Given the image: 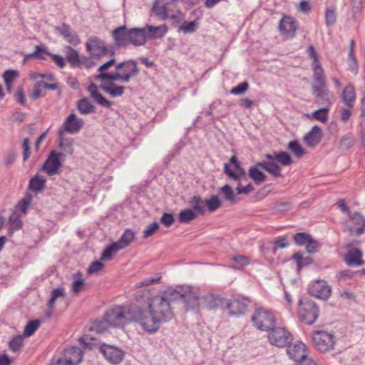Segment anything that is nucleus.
I'll return each mask as SVG.
<instances>
[{
	"label": "nucleus",
	"instance_id": "nucleus-1",
	"mask_svg": "<svg viewBox=\"0 0 365 365\" xmlns=\"http://www.w3.org/2000/svg\"><path fill=\"white\" fill-rule=\"evenodd\" d=\"M175 302L171 288L165 290L162 294L151 298L148 304V309L163 322L170 321L174 314L171 303Z\"/></svg>",
	"mask_w": 365,
	"mask_h": 365
},
{
	"label": "nucleus",
	"instance_id": "nucleus-2",
	"mask_svg": "<svg viewBox=\"0 0 365 365\" xmlns=\"http://www.w3.org/2000/svg\"><path fill=\"white\" fill-rule=\"evenodd\" d=\"M136 317V309L130 305L113 307L104 314L108 325L113 327H120L135 321Z\"/></svg>",
	"mask_w": 365,
	"mask_h": 365
},
{
	"label": "nucleus",
	"instance_id": "nucleus-3",
	"mask_svg": "<svg viewBox=\"0 0 365 365\" xmlns=\"http://www.w3.org/2000/svg\"><path fill=\"white\" fill-rule=\"evenodd\" d=\"M232 169L230 168L228 164H225L224 172L230 178L239 181L237 187V193L238 195L248 194L254 190L251 184H248L245 187L241 186V182L243 179H246V175L244 170L240 167L237 159L235 155H233L230 160Z\"/></svg>",
	"mask_w": 365,
	"mask_h": 365
},
{
	"label": "nucleus",
	"instance_id": "nucleus-4",
	"mask_svg": "<svg viewBox=\"0 0 365 365\" xmlns=\"http://www.w3.org/2000/svg\"><path fill=\"white\" fill-rule=\"evenodd\" d=\"M174 296V300H182L187 309H194L199 306V293L190 287H178L171 288Z\"/></svg>",
	"mask_w": 365,
	"mask_h": 365
},
{
	"label": "nucleus",
	"instance_id": "nucleus-5",
	"mask_svg": "<svg viewBox=\"0 0 365 365\" xmlns=\"http://www.w3.org/2000/svg\"><path fill=\"white\" fill-rule=\"evenodd\" d=\"M111 36L118 47L130 43L137 46V28L128 29L125 26H118L112 31Z\"/></svg>",
	"mask_w": 365,
	"mask_h": 365
},
{
	"label": "nucleus",
	"instance_id": "nucleus-6",
	"mask_svg": "<svg viewBox=\"0 0 365 365\" xmlns=\"http://www.w3.org/2000/svg\"><path fill=\"white\" fill-rule=\"evenodd\" d=\"M252 322L257 329L267 331L274 327L276 318L270 311L259 308L255 311Z\"/></svg>",
	"mask_w": 365,
	"mask_h": 365
},
{
	"label": "nucleus",
	"instance_id": "nucleus-7",
	"mask_svg": "<svg viewBox=\"0 0 365 365\" xmlns=\"http://www.w3.org/2000/svg\"><path fill=\"white\" fill-rule=\"evenodd\" d=\"M299 315L300 319L309 325L314 323L319 314L316 304L307 298H304L299 301Z\"/></svg>",
	"mask_w": 365,
	"mask_h": 365
},
{
	"label": "nucleus",
	"instance_id": "nucleus-8",
	"mask_svg": "<svg viewBox=\"0 0 365 365\" xmlns=\"http://www.w3.org/2000/svg\"><path fill=\"white\" fill-rule=\"evenodd\" d=\"M137 65L135 61H128L118 64L114 76L102 75L103 78H110L112 80L128 82L130 78L135 75Z\"/></svg>",
	"mask_w": 365,
	"mask_h": 365
},
{
	"label": "nucleus",
	"instance_id": "nucleus-9",
	"mask_svg": "<svg viewBox=\"0 0 365 365\" xmlns=\"http://www.w3.org/2000/svg\"><path fill=\"white\" fill-rule=\"evenodd\" d=\"M168 27L165 24L158 26H148L145 28H138V46L145 43L147 38L157 39L165 36Z\"/></svg>",
	"mask_w": 365,
	"mask_h": 365
},
{
	"label": "nucleus",
	"instance_id": "nucleus-10",
	"mask_svg": "<svg viewBox=\"0 0 365 365\" xmlns=\"http://www.w3.org/2000/svg\"><path fill=\"white\" fill-rule=\"evenodd\" d=\"M65 158L66 155L64 153L52 150L44 162L42 170L50 176L58 174L59 169L61 167V163Z\"/></svg>",
	"mask_w": 365,
	"mask_h": 365
},
{
	"label": "nucleus",
	"instance_id": "nucleus-11",
	"mask_svg": "<svg viewBox=\"0 0 365 365\" xmlns=\"http://www.w3.org/2000/svg\"><path fill=\"white\" fill-rule=\"evenodd\" d=\"M138 322L145 331L150 334L155 333L163 323L158 317L153 315L150 310L142 312L138 308Z\"/></svg>",
	"mask_w": 365,
	"mask_h": 365
},
{
	"label": "nucleus",
	"instance_id": "nucleus-12",
	"mask_svg": "<svg viewBox=\"0 0 365 365\" xmlns=\"http://www.w3.org/2000/svg\"><path fill=\"white\" fill-rule=\"evenodd\" d=\"M269 342L278 347H284L290 343L292 334L284 327H273L268 335Z\"/></svg>",
	"mask_w": 365,
	"mask_h": 365
},
{
	"label": "nucleus",
	"instance_id": "nucleus-13",
	"mask_svg": "<svg viewBox=\"0 0 365 365\" xmlns=\"http://www.w3.org/2000/svg\"><path fill=\"white\" fill-rule=\"evenodd\" d=\"M312 341L318 350L327 351L333 348L334 336L322 331H316L312 334Z\"/></svg>",
	"mask_w": 365,
	"mask_h": 365
},
{
	"label": "nucleus",
	"instance_id": "nucleus-14",
	"mask_svg": "<svg viewBox=\"0 0 365 365\" xmlns=\"http://www.w3.org/2000/svg\"><path fill=\"white\" fill-rule=\"evenodd\" d=\"M87 51L95 58H101L108 53L106 43L98 37H91L86 43Z\"/></svg>",
	"mask_w": 365,
	"mask_h": 365
},
{
	"label": "nucleus",
	"instance_id": "nucleus-15",
	"mask_svg": "<svg viewBox=\"0 0 365 365\" xmlns=\"http://www.w3.org/2000/svg\"><path fill=\"white\" fill-rule=\"evenodd\" d=\"M294 242L299 246H304L307 252L309 254L318 252L319 250V243L313 239L308 233L299 232L294 236Z\"/></svg>",
	"mask_w": 365,
	"mask_h": 365
},
{
	"label": "nucleus",
	"instance_id": "nucleus-16",
	"mask_svg": "<svg viewBox=\"0 0 365 365\" xmlns=\"http://www.w3.org/2000/svg\"><path fill=\"white\" fill-rule=\"evenodd\" d=\"M100 351L108 361L113 364L120 363L124 358V352L120 349L107 344L100 346Z\"/></svg>",
	"mask_w": 365,
	"mask_h": 365
},
{
	"label": "nucleus",
	"instance_id": "nucleus-17",
	"mask_svg": "<svg viewBox=\"0 0 365 365\" xmlns=\"http://www.w3.org/2000/svg\"><path fill=\"white\" fill-rule=\"evenodd\" d=\"M309 293L319 299H327L331 294V287L324 280H317L309 285Z\"/></svg>",
	"mask_w": 365,
	"mask_h": 365
},
{
	"label": "nucleus",
	"instance_id": "nucleus-18",
	"mask_svg": "<svg viewBox=\"0 0 365 365\" xmlns=\"http://www.w3.org/2000/svg\"><path fill=\"white\" fill-rule=\"evenodd\" d=\"M287 353L289 358L297 363L307 357V350L304 344L298 341L287 346Z\"/></svg>",
	"mask_w": 365,
	"mask_h": 365
},
{
	"label": "nucleus",
	"instance_id": "nucleus-19",
	"mask_svg": "<svg viewBox=\"0 0 365 365\" xmlns=\"http://www.w3.org/2000/svg\"><path fill=\"white\" fill-rule=\"evenodd\" d=\"M84 125L83 119L79 118L75 113H71L63 125V130L70 134H75L80 131Z\"/></svg>",
	"mask_w": 365,
	"mask_h": 365
},
{
	"label": "nucleus",
	"instance_id": "nucleus-20",
	"mask_svg": "<svg viewBox=\"0 0 365 365\" xmlns=\"http://www.w3.org/2000/svg\"><path fill=\"white\" fill-rule=\"evenodd\" d=\"M248 304L249 300L247 299H235L227 303V309L231 316H239L245 312Z\"/></svg>",
	"mask_w": 365,
	"mask_h": 365
},
{
	"label": "nucleus",
	"instance_id": "nucleus-21",
	"mask_svg": "<svg viewBox=\"0 0 365 365\" xmlns=\"http://www.w3.org/2000/svg\"><path fill=\"white\" fill-rule=\"evenodd\" d=\"M279 31L287 38H292L295 36L297 26L294 20L290 16H284L279 22Z\"/></svg>",
	"mask_w": 365,
	"mask_h": 365
},
{
	"label": "nucleus",
	"instance_id": "nucleus-22",
	"mask_svg": "<svg viewBox=\"0 0 365 365\" xmlns=\"http://www.w3.org/2000/svg\"><path fill=\"white\" fill-rule=\"evenodd\" d=\"M55 29L69 43L73 46H77L80 43V38L77 34L68 24H62L60 26H56Z\"/></svg>",
	"mask_w": 365,
	"mask_h": 365
},
{
	"label": "nucleus",
	"instance_id": "nucleus-23",
	"mask_svg": "<svg viewBox=\"0 0 365 365\" xmlns=\"http://www.w3.org/2000/svg\"><path fill=\"white\" fill-rule=\"evenodd\" d=\"M83 358V351L81 349L76 346H73L67 349L65 351L64 356L61 358L69 365L78 364Z\"/></svg>",
	"mask_w": 365,
	"mask_h": 365
},
{
	"label": "nucleus",
	"instance_id": "nucleus-24",
	"mask_svg": "<svg viewBox=\"0 0 365 365\" xmlns=\"http://www.w3.org/2000/svg\"><path fill=\"white\" fill-rule=\"evenodd\" d=\"M362 252L360 250L356 248L349 249L347 253L344 257V260L349 266L358 267L364 264L361 259Z\"/></svg>",
	"mask_w": 365,
	"mask_h": 365
},
{
	"label": "nucleus",
	"instance_id": "nucleus-25",
	"mask_svg": "<svg viewBox=\"0 0 365 365\" xmlns=\"http://www.w3.org/2000/svg\"><path fill=\"white\" fill-rule=\"evenodd\" d=\"M322 138V131L319 126L314 125L304 137V141L309 147H314L319 144Z\"/></svg>",
	"mask_w": 365,
	"mask_h": 365
},
{
	"label": "nucleus",
	"instance_id": "nucleus-26",
	"mask_svg": "<svg viewBox=\"0 0 365 365\" xmlns=\"http://www.w3.org/2000/svg\"><path fill=\"white\" fill-rule=\"evenodd\" d=\"M350 219L357 225V227H350L349 232L351 235H361L365 232V218L359 212L349 215Z\"/></svg>",
	"mask_w": 365,
	"mask_h": 365
},
{
	"label": "nucleus",
	"instance_id": "nucleus-27",
	"mask_svg": "<svg viewBox=\"0 0 365 365\" xmlns=\"http://www.w3.org/2000/svg\"><path fill=\"white\" fill-rule=\"evenodd\" d=\"M341 99L344 106L354 107L356 101V93L354 86L351 84L347 85L341 93Z\"/></svg>",
	"mask_w": 365,
	"mask_h": 365
},
{
	"label": "nucleus",
	"instance_id": "nucleus-28",
	"mask_svg": "<svg viewBox=\"0 0 365 365\" xmlns=\"http://www.w3.org/2000/svg\"><path fill=\"white\" fill-rule=\"evenodd\" d=\"M266 159L269 160H274L283 166H287L292 163L291 156L286 152H274L273 154H267Z\"/></svg>",
	"mask_w": 365,
	"mask_h": 365
},
{
	"label": "nucleus",
	"instance_id": "nucleus-29",
	"mask_svg": "<svg viewBox=\"0 0 365 365\" xmlns=\"http://www.w3.org/2000/svg\"><path fill=\"white\" fill-rule=\"evenodd\" d=\"M170 8V4H164L162 0H156L152 10L160 19L165 20L168 19V12Z\"/></svg>",
	"mask_w": 365,
	"mask_h": 365
},
{
	"label": "nucleus",
	"instance_id": "nucleus-30",
	"mask_svg": "<svg viewBox=\"0 0 365 365\" xmlns=\"http://www.w3.org/2000/svg\"><path fill=\"white\" fill-rule=\"evenodd\" d=\"M88 91L93 98L99 105L105 108H110L111 102L105 98L97 90V86L92 83L88 87Z\"/></svg>",
	"mask_w": 365,
	"mask_h": 365
},
{
	"label": "nucleus",
	"instance_id": "nucleus-31",
	"mask_svg": "<svg viewBox=\"0 0 365 365\" xmlns=\"http://www.w3.org/2000/svg\"><path fill=\"white\" fill-rule=\"evenodd\" d=\"M312 92L318 101L324 100L328 96L329 90L326 82L314 83L312 85Z\"/></svg>",
	"mask_w": 365,
	"mask_h": 365
},
{
	"label": "nucleus",
	"instance_id": "nucleus-32",
	"mask_svg": "<svg viewBox=\"0 0 365 365\" xmlns=\"http://www.w3.org/2000/svg\"><path fill=\"white\" fill-rule=\"evenodd\" d=\"M63 130H59V148L63 150V153L66 155H72L73 153V140L70 138H63L62 137Z\"/></svg>",
	"mask_w": 365,
	"mask_h": 365
},
{
	"label": "nucleus",
	"instance_id": "nucleus-33",
	"mask_svg": "<svg viewBox=\"0 0 365 365\" xmlns=\"http://www.w3.org/2000/svg\"><path fill=\"white\" fill-rule=\"evenodd\" d=\"M115 63V59L112 58L109 60L108 61L106 62L105 63L102 64L98 69L99 71V74L97 76L96 79L99 80L102 82H110V81H114V80H112L110 78H103L101 77L102 75H107V76H114L115 73H107L106 71L111 66H113Z\"/></svg>",
	"mask_w": 365,
	"mask_h": 365
},
{
	"label": "nucleus",
	"instance_id": "nucleus-34",
	"mask_svg": "<svg viewBox=\"0 0 365 365\" xmlns=\"http://www.w3.org/2000/svg\"><path fill=\"white\" fill-rule=\"evenodd\" d=\"M112 82L113 81L108 82V85L102 86L101 88L103 91L112 97L122 96L125 89L124 86L115 85Z\"/></svg>",
	"mask_w": 365,
	"mask_h": 365
},
{
	"label": "nucleus",
	"instance_id": "nucleus-35",
	"mask_svg": "<svg viewBox=\"0 0 365 365\" xmlns=\"http://www.w3.org/2000/svg\"><path fill=\"white\" fill-rule=\"evenodd\" d=\"M46 185V179L43 177L35 175L30 180L29 189L36 192L42 191Z\"/></svg>",
	"mask_w": 365,
	"mask_h": 365
},
{
	"label": "nucleus",
	"instance_id": "nucleus-36",
	"mask_svg": "<svg viewBox=\"0 0 365 365\" xmlns=\"http://www.w3.org/2000/svg\"><path fill=\"white\" fill-rule=\"evenodd\" d=\"M77 108L81 114H90L96 110L95 106L87 99L83 98L77 102Z\"/></svg>",
	"mask_w": 365,
	"mask_h": 365
},
{
	"label": "nucleus",
	"instance_id": "nucleus-37",
	"mask_svg": "<svg viewBox=\"0 0 365 365\" xmlns=\"http://www.w3.org/2000/svg\"><path fill=\"white\" fill-rule=\"evenodd\" d=\"M134 237L135 233L130 230L128 229L125 230L119 240L115 243L118 245L120 250H123L130 245Z\"/></svg>",
	"mask_w": 365,
	"mask_h": 365
},
{
	"label": "nucleus",
	"instance_id": "nucleus-38",
	"mask_svg": "<svg viewBox=\"0 0 365 365\" xmlns=\"http://www.w3.org/2000/svg\"><path fill=\"white\" fill-rule=\"evenodd\" d=\"M68 52L66 54V59L73 67H78L81 66V56H79L77 51L71 47H68Z\"/></svg>",
	"mask_w": 365,
	"mask_h": 365
},
{
	"label": "nucleus",
	"instance_id": "nucleus-39",
	"mask_svg": "<svg viewBox=\"0 0 365 365\" xmlns=\"http://www.w3.org/2000/svg\"><path fill=\"white\" fill-rule=\"evenodd\" d=\"M250 177L257 183L260 184L265 181L267 176L257 167H251L249 170Z\"/></svg>",
	"mask_w": 365,
	"mask_h": 365
},
{
	"label": "nucleus",
	"instance_id": "nucleus-40",
	"mask_svg": "<svg viewBox=\"0 0 365 365\" xmlns=\"http://www.w3.org/2000/svg\"><path fill=\"white\" fill-rule=\"evenodd\" d=\"M197 215L192 210L185 209L179 213V221L181 223H188L195 219Z\"/></svg>",
	"mask_w": 365,
	"mask_h": 365
},
{
	"label": "nucleus",
	"instance_id": "nucleus-41",
	"mask_svg": "<svg viewBox=\"0 0 365 365\" xmlns=\"http://www.w3.org/2000/svg\"><path fill=\"white\" fill-rule=\"evenodd\" d=\"M81 273L77 272L74 274V280L72 282V292L77 294L81 292L84 287V280L81 279Z\"/></svg>",
	"mask_w": 365,
	"mask_h": 365
},
{
	"label": "nucleus",
	"instance_id": "nucleus-42",
	"mask_svg": "<svg viewBox=\"0 0 365 365\" xmlns=\"http://www.w3.org/2000/svg\"><path fill=\"white\" fill-rule=\"evenodd\" d=\"M232 261L235 263L233 267L241 269L250 264V259L247 257L241 255H236L232 257Z\"/></svg>",
	"mask_w": 365,
	"mask_h": 365
},
{
	"label": "nucleus",
	"instance_id": "nucleus-43",
	"mask_svg": "<svg viewBox=\"0 0 365 365\" xmlns=\"http://www.w3.org/2000/svg\"><path fill=\"white\" fill-rule=\"evenodd\" d=\"M120 250L118 245L114 242L108 246L103 252L101 259L109 260L112 258L113 255Z\"/></svg>",
	"mask_w": 365,
	"mask_h": 365
},
{
	"label": "nucleus",
	"instance_id": "nucleus-44",
	"mask_svg": "<svg viewBox=\"0 0 365 365\" xmlns=\"http://www.w3.org/2000/svg\"><path fill=\"white\" fill-rule=\"evenodd\" d=\"M190 204L195 212L203 213L205 212V202L200 196H193L191 198Z\"/></svg>",
	"mask_w": 365,
	"mask_h": 365
},
{
	"label": "nucleus",
	"instance_id": "nucleus-45",
	"mask_svg": "<svg viewBox=\"0 0 365 365\" xmlns=\"http://www.w3.org/2000/svg\"><path fill=\"white\" fill-rule=\"evenodd\" d=\"M293 259L296 261L297 269L300 270L303 266H307L312 263V258L310 257H303L299 252L293 255Z\"/></svg>",
	"mask_w": 365,
	"mask_h": 365
},
{
	"label": "nucleus",
	"instance_id": "nucleus-46",
	"mask_svg": "<svg viewBox=\"0 0 365 365\" xmlns=\"http://www.w3.org/2000/svg\"><path fill=\"white\" fill-rule=\"evenodd\" d=\"M288 148L297 158H302L305 153L304 150L302 148L297 140L289 142Z\"/></svg>",
	"mask_w": 365,
	"mask_h": 365
},
{
	"label": "nucleus",
	"instance_id": "nucleus-47",
	"mask_svg": "<svg viewBox=\"0 0 365 365\" xmlns=\"http://www.w3.org/2000/svg\"><path fill=\"white\" fill-rule=\"evenodd\" d=\"M110 326L108 325L106 319L103 320H96L90 327V330L95 331L97 333H103Z\"/></svg>",
	"mask_w": 365,
	"mask_h": 365
},
{
	"label": "nucleus",
	"instance_id": "nucleus-48",
	"mask_svg": "<svg viewBox=\"0 0 365 365\" xmlns=\"http://www.w3.org/2000/svg\"><path fill=\"white\" fill-rule=\"evenodd\" d=\"M353 108L354 107L349 106H344L340 108L339 118L341 122L346 123L350 120L353 115Z\"/></svg>",
	"mask_w": 365,
	"mask_h": 365
},
{
	"label": "nucleus",
	"instance_id": "nucleus-49",
	"mask_svg": "<svg viewBox=\"0 0 365 365\" xmlns=\"http://www.w3.org/2000/svg\"><path fill=\"white\" fill-rule=\"evenodd\" d=\"M65 293L64 289L61 287L54 289L51 292V299L48 303L49 309H52L55 304V302L58 298H64Z\"/></svg>",
	"mask_w": 365,
	"mask_h": 365
},
{
	"label": "nucleus",
	"instance_id": "nucleus-50",
	"mask_svg": "<svg viewBox=\"0 0 365 365\" xmlns=\"http://www.w3.org/2000/svg\"><path fill=\"white\" fill-rule=\"evenodd\" d=\"M9 222L11 225L9 232L10 234H13L14 231L20 229L22 226V221L20 217L16 215L13 214L9 219Z\"/></svg>",
	"mask_w": 365,
	"mask_h": 365
},
{
	"label": "nucleus",
	"instance_id": "nucleus-51",
	"mask_svg": "<svg viewBox=\"0 0 365 365\" xmlns=\"http://www.w3.org/2000/svg\"><path fill=\"white\" fill-rule=\"evenodd\" d=\"M39 325L40 322L38 319L31 320L29 322L28 324L25 326L23 335L24 336H31L38 329Z\"/></svg>",
	"mask_w": 365,
	"mask_h": 365
},
{
	"label": "nucleus",
	"instance_id": "nucleus-52",
	"mask_svg": "<svg viewBox=\"0 0 365 365\" xmlns=\"http://www.w3.org/2000/svg\"><path fill=\"white\" fill-rule=\"evenodd\" d=\"M329 110V109L328 108H320L317 110L314 111L311 114V117L322 123H325L328 119Z\"/></svg>",
	"mask_w": 365,
	"mask_h": 365
},
{
	"label": "nucleus",
	"instance_id": "nucleus-53",
	"mask_svg": "<svg viewBox=\"0 0 365 365\" xmlns=\"http://www.w3.org/2000/svg\"><path fill=\"white\" fill-rule=\"evenodd\" d=\"M23 342L24 335L16 336L9 342V348L11 351L16 352L21 349Z\"/></svg>",
	"mask_w": 365,
	"mask_h": 365
},
{
	"label": "nucleus",
	"instance_id": "nucleus-54",
	"mask_svg": "<svg viewBox=\"0 0 365 365\" xmlns=\"http://www.w3.org/2000/svg\"><path fill=\"white\" fill-rule=\"evenodd\" d=\"M41 53H46V48L39 45L36 46L35 51L33 53L25 56L24 63H25L28 59L34 57L45 59V58L41 55Z\"/></svg>",
	"mask_w": 365,
	"mask_h": 365
},
{
	"label": "nucleus",
	"instance_id": "nucleus-55",
	"mask_svg": "<svg viewBox=\"0 0 365 365\" xmlns=\"http://www.w3.org/2000/svg\"><path fill=\"white\" fill-rule=\"evenodd\" d=\"M41 53H46V48L39 45L36 46L35 51L33 53L25 56L24 63H25L28 59L34 57L45 59V58L41 55Z\"/></svg>",
	"mask_w": 365,
	"mask_h": 365
},
{
	"label": "nucleus",
	"instance_id": "nucleus-56",
	"mask_svg": "<svg viewBox=\"0 0 365 365\" xmlns=\"http://www.w3.org/2000/svg\"><path fill=\"white\" fill-rule=\"evenodd\" d=\"M41 53H46V48L39 45L36 46L35 51L33 53L25 56L24 63H25L28 59L34 57L45 59V58L41 55Z\"/></svg>",
	"mask_w": 365,
	"mask_h": 365
},
{
	"label": "nucleus",
	"instance_id": "nucleus-57",
	"mask_svg": "<svg viewBox=\"0 0 365 365\" xmlns=\"http://www.w3.org/2000/svg\"><path fill=\"white\" fill-rule=\"evenodd\" d=\"M160 225L157 222H153L149 224L143 232V237L147 239L155 235L159 230Z\"/></svg>",
	"mask_w": 365,
	"mask_h": 365
},
{
	"label": "nucleus",
	"instance_id": "nucleus-58",
	"mask_svg": "<svg viewBox=\"0 0 365 365\" xmlns=\"http://www.w3.org/2000/svg\"><path fill=\"white\" fill-rule=\"evenodd\" d=\"M205 205L210 212H214L220 207L221 202L218 196L212 195L205 202Z\"/></svg>",
	"mask_w": 365,
	"mask_h": 365
},
{
	"label": "nucleus",
	"instance_id": "nucleus-59",
	"mask_svg": "<svg viewBox=\"0 0 365 365\" xmlns=\"http://www.w3.org/2000/svg\"><path fill=\"white\" fill-rule=\"evenodd\" d=\"M220 192L223 195V197L226 200L230 202L235 201V195L230 185H225L222 187L220 188Z\"/></svg>",
	"mask_w": 365,
	"mask_h": 365
},
{
	"label": "nucleus",
	"instance_id": "nucleus-60",
	"mask_svg": "<svg viewBox=\"0 0 365 365\" xmlns=\"http://www.w3.org/2000/svg\"><path fill=\"white\" fill-rule=\"evenodd\" d=\"M313 78L314 83L326 82L324 71L322 67L317 66V68H313Z\"/></svg>",
	"mask_w": 365,
	"mask_h": 365
},
{
	"label": "nucleus",
	"instance_id": "nucleus-61",
	"mask_svg": "<svg viewBox=\"0 0 365 365\" xmlns=\"http://www.w3.org/2000/svg\"><path fill=\"white\" fill-rule=\"evenodd\" d=\"M280 170V167L274 160H269V165L267 172L269 173L274 177H279L281 176Z\"/></svg>",
	"mask_w": 365,
	"mask_h": 365
},
{
	"label": "nucleus",
	"instance_id": "nucleus-62",
	"mask_svg": "<svg viewBox=\"0 0 365 365\" xmlns=\"http://www.w3.org/2000/svg\"><path fill=\"white\" fill-rule=\"evenodd\" d=\"M197 29V24L195 21L185 22L180 27V30L184 34H192Z\"/></svg>",
	"mask_w": 365,
	"mask_h": 365
},
{
	"label": "nucleus",
	"instance_id": "nucleus-63",
	"mask_svg": "<svg viewBox=\"0 0 365 365\" xmlns=\"http://www.w3.org/2000/svg\"><path fill=\"white\" fill-rule=\"evenodd\" d=\"M307 53L309 56L312 58L313 63H312V67L313 68H317V66L322 67L321 63L319 61V59L318 58V56L316 53V51L313 46H310L307 49Z\"/></svg>",
	"mask_w": 365,
	"mask_h": 365
},
{
	"label": "nucleus",
	"instance_id": "nucleus-64",
	"mask_svg": "<svg viewBox=\"0 0 365 365\" xmlns=\"http://www.w3.org/2000/svg\"><path fill=\"white\" fill-rule=\"evenodd\" d=\"M336 12L334 9H329L326 11L325 20L326 24L328 26H332L336 22Z\"/></svg>",
	"mask_w": 365,
	"mask_h": 365
}]
</instances>
